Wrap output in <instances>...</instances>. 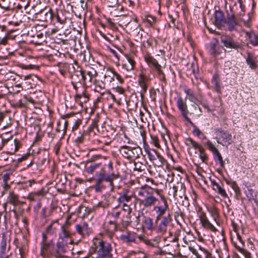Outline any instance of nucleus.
<instances>
[{
    "label": "nucleus",
    "mask_w": 258,
    "mask_h": 258,
    "mask_svg": "<svg viewBox=\"0 0 258 258\" xmlns=\"http://www.w3.org/2000/svg\"><path fill=\"white\" fill-rule=\"evenodd\" d=\"M119 151L124 158L127 159L138 158L142 152L141 149L139 147H130L125 145L121 146Z\"/></svg>",
    "instance_id": "39448f33"
},
{
    "label": "nucleus",
    "mask_w": 258,
    "mask_h": 258,
    "mask_svg": "<svg viewBox=\"0 0 258 258\" xmlns=\"http://www.w3.org/2000/svg\"><path fill=\"white\" fill-rule=\"evenodd\" d=\"M115 71L110 69H107L104 75V78L107 81L111 82L114 80Z\"/></svg>",
    "instance_id": "f704fd0d"
},
{
    "label": "nucleus",
    "mask_w": 258,
    "mask_h": 258,
    "mask_svg": "<svg viewBox=\"0 0 258 258\" xmlns=\"http://www.w3.org/2000/svg\"><path fill=\"white\" fill-rule=\"evenodd\" d=\"M246 62L249 68L252 70H255L257 67L256 57L252 53L249 52L247 53Z\"/></svg>",
    "instance_id": "aec40b11"
},
{
    "label": "nucleus",
    "mask_w": 258,
    "mask_h": 258,
    "mask_svg": "<svg viewBox=\"0 0 258 258\" xmlns=\"http://www.w3.org/2000/svg\"><path fill=\"white\" fill-rule=\"evenodd\" d=\"M193 127L194 129L192 131V133L194 135L202 140L206 139V136L205 135V134L202 132L201 131L196 125H194Z\"/></svg>",
    "instance_id": "c9c22d12"
},
{
    "label": "nucleus",
    "mask_w": 258,
    "mask_h": 258,
    "mask_svg": "<svg viewBox=\"0 0 258 258\" xmlns=\"http://www.w3.org/2000/svg\"><path fill=\"white\" fill-rule=\"evenodd\" d=\"M114 77L116 78V79H117V80L120 83H122L123 82V79L121 78V77L118 74H117V73H116L115 72V74H114Z\"/></svg>",
    "instance_id": "e2e57ef3"
},
{
    "label": "nucleus",
    "mask_w": 258,
    "mask_h": 258,
    "mask_svg": "<svg viewBox=\"0 0 258 258\" xmlns=\"http://www.w3.org/2000/svg\"><path fill=\"white\" fill-rule=\"evenodd\" d=\"M132 198V196L128 195L127 192H125L120 195L117 199V202L118 203V207L130 205L129 203H131Z\"/></svg>",
    "instance_id": "4be33fe9"
},
{
    "label": "nucleus",
    "mask_w": 258,
    "mask_h": 258,
    "mask_svg": "<svg viewBox=\"0 0 258 258\" xmlns=\"http://www.w3.org/2000/svg\"><path fill=\"white\" fill-rule=\"evenodd\" d=\"M45 194L42 190H39L37 192L30 193L28 199L31 201H36L39 199L40 197H43Z\"/></svg>",
    "instance_id": "cd10ccee"
},
{
    "label": "nucleus",
    "mask_w": 258,
    "mask_h": 258,
    "mask_svg": "<svg viewBox=\"0 0 258 258\" xmlns=\"http://www.w3.org/2000/svg\"><path fill=\"white\" fill-rule=\"evenodd\" d=\"M14 146H15V149L14 153H15L16 152H17L18 150V149L20 146L19 142L18 141H17L16 139H15L14 140Z\"/></svg>",
    "instance_id": "bf43d9fd"
},
{
    "label": "nucleus",
    "mask_w": 258,
    "mask_h": 258,
    "mask_svg": "<svg viewBox=\"0 0 258 258\" xmlns=\"http://www.w3.org/2000/svg\"><path fill=\"white\" fill-rule=\"evenodd\" d=\"M125 57L126 61L123 64V67L128 71L133 70L135 64L134 55L125 54Z\"/></svg>",
    "instance_id": "a211bd4d"
},
{
    "label": "nucleus",
    "mask_w": 258,
    "mask_h": 258,
    "mask_svg": "<svg viewBox=\"0 0 258 258\" xmlns=\"http://www.w3.org/2000/svg\"><path fill=\"white\" fill-rule=\"evenodd\" d=\"M200 152V158L203 162H206L208 160V156L205 152V150L201 147V150L198 149Z\"/></svg>",
    "instance_id": "de8ad7c7"
},
{
    "label": "nucleus",
    "mask_w": 258,
    "mask_h": 258,
    "mask_svg": "<svg viewBox=\"0 0 258 258\" xmlns=\"http://www.w3.org/2000/svg\"><path fill=\"white\" fill-rule=\"evenodd\" d=\"M111 244L103 240H99L96 243L95 258H112Z\"/></svg>",
    "instance_id": "7ed1b4c3"
},
{
    "label": "nucleus",
    "mask_w": 258,
    "mask_h": 258,
    "mask_svg": "<svg viewBox=\"0 0 258 258\" xmlns=\"http://www.w3.org/2000/svg\"><path fill=\"white\" fill-rule=\"evenodd\" d=\"M127 118L128 119L129 121L132 123L135 122V123H137V119L136 118H135L133 116V114H130V115H127Z\"/></svg>",
    "instance_id": "4d7b16f0"
},
{
    "label": "nucleus",
    "mask_w": 258,
    "mask_h": 258,
    "mask_svg": "<svg viewBox=\"0 0 258 258\" xmlns=\"http://www.w3.org/2000/svg\"><path fill=\"white\" fill-rule=\"evenodd\" d=\"M183 117L184 118V119L187 121L193 127L194 125H195V124L191 121V120L189 118H188L187 115H186V114H183Z\"/></svg>",
    "instance_id": "774afa93"
},
{
    "label": "nucleus",
    "mask_w": 258,
    "mask_h": 258,
    "mask_svg": "<svg viewBox=\"0 0 258 258\" xmlns=\"http://www.w3.org/2000/svg\"><path fill=\"white\" fill-rule=\"evenodd\" d=\"M69 243L58 240L56 242V248L54 252V256L56 258H64V254L67 252L68 249H70L69 246Z\"/></svg>",
    "instance_id": "9d476101"
},
{
    "label": "nucleus",
    "mask_w": 258,
    "mask_h": 258,
    "mask_svg": "<svg viewBox=\"0 0 258 258\" xmlns=\"http://www.w3.org/2000/svg\"><path fill=\"white\" fill-rule=\"evenodd\" d=\"M226 183L229 185H230V186L234 190L236 194H240V189L236 181L226 180Z\"/></svg>",
    "instance_id": "58836bf2"
},
{
    "label": "nucleus",
    "mask_w": 258,
    "mask_h": 258,
    "mask_svg": "<svg viewBox=\"0 0 258 258\" xmlns=\"http://www.w3.org/2000/svg\"><path fill=\"white\" fill-rule=\"evenodd\" d=\"M88 135L87 132L83 131L82 133H80V136L78 137L75 139V142L77 144H82L84 142L86 136Z\"/></svg>",
    "instance_id": "37998d69"
},
{
    "label": "nucleus",
    "mask_w": 258,
    "mask_h": 258,
    "mask_svg": "<svg viewBox=\"0 0 258 258\" xmlns=\"http://www.w3.org/2000/svg\"><path fill=\"white\" fill-rule=\"evenodd\" d=\"M99 118V114H96L95 115L94 118L93 119L92 123L91 124V126L92 127H96L97 126V124L98 122Z\"/></svg>",
    "instance_id": "5fc2aeb1"
},
{
    "label": "nucleus",
    "mask_w": 258,
    "mask_h": 258,
    "mask_svg": "<svg viewBox=\"0 0 258 258\" xmlns=\"http://www.w3.org/2000/svg\"><path fill=\"white\" fill-rule=\"evenodd\" d=\"M81 122H82V121H81V119H78V120L76 121V122H75V123L74 125L73 126V130H76V129H77V128H78V127H79V125H80V124L81 123Z\"/></svg>",
    "instance_id": "69168bd1"
},
{
    "label": "nucleus",
    "mask_w": 258,
    "mask_h": 258,
    "mask_svg": "<svg viewBox=\"0 0 258 258\" xmlns=\"http://www.w3.org/2000/svg\"><path fill=\"white\" fill-rule=\"evenodd\" d=\"M151 144H153L157 148H160V145L158 138L156 136L150 135Z\"/></svg>",
    "instance_id": "49530a36"
},
{
    "label": "nucleus",
    "mask_w": 258,
    "mask_h": 258,
    "mask_svg": "<svg viewBox=\"0 0 258 258\" xmlns=\"http://www.w3.org/2000/svg\"><path fill=\"white\" fill-rule=\"evenodd\" d=\"M240 5V12L237 14L239 17L243 16L245 15V6L243 4L242 0H238Z\"/></svg>",
    "instance_id": "603ef678"
},
{
    "label": "nucleus",
    "mask_w": 258,
    "mask_h": 258,
    "mask_svg": "<svg viewBox=\"0 0 258 258\" xmlns=\"http://www.w3.org/2000/svg\"><path fill=\"white\" fill-rule=\"evenodd\" d=\"M226 21L225 19L224 15L222 11H216L215 13V25L217 27H221L226 23Z\"/></svg>",
    "instance_id": "f3484780"
},
{
    "label": "nucleus",
    "mask_w": 258,
    "mask_h": 258,
    "mask_svg": "<svg viewBox=\"0 0 258 258\" xmlns=\"http://www.w3.org/2000/svg\"><path fill=\"white\" fill-rule=\"evenodd\" d=\"M142 222L147 229L149 230H155V227L154 226L153 220L151 217L144 216Z\"/></svg>",
    "instance_id": "b1692460"
},
{
    "label": "nucleus",
    "mask_w": 258,
    "mask_h": 258,
    "mask_svg": "<svg viewBox=\"0 0 258 258\" xmlns=\"http://www.w3.org/2000/svg\"><path fill=\"white\" fill-rule=\"evenodd\" d=\"M74 234V233L71 230V223L68 219L61 227V231L59 233L58 240L66 242L72 245L74 244V240L71 236Z\"/></svg>",
    "instance_id": "423d86ee"
},
{
    "label": "nucleus",
    "mask_w": 258,
    "mask_h": 258,
    "mask_svg": "<svg viewBox=\"0 0 258 258\" xmlns=\"http://www.w3.org/2000/svg\"><path fill=\"white\" fill-rule=\"evenodd\" d=\"M165 162V159L164 158L160 155H158L157 158H156L153 161V163L155 166L157 167H161Z\"/></svg>",
    "instance_id": "e433bc0d"
},
{
    "label": "nucleus",
    "mask_w": 258,
    "mask_h": 258,
    "mask_svg": "<svg viewBox=\"0 0 258 258\" xmlns=\"http://www.w3.org/2000/svg\"><path fill=\"white\" fill-rule=\"evenodd\" d=\"M10 236L7 234H3L1 242V248H8V246L10 245Z\"/></svg>",
    "instance_id": "c85d7f7f"
},
{
    "label": "nucleus",
    "mask_w": 258,
    "mask_h": 258,
    "mask_svg": "<svg viewBox=\"0 0 258 258\" xmlns=\"http://www.w3.org/2000/svg\"><path fill=\"white\" fill-rule=\"evenodd\" d=\"M116 92L118 93L119 94H123L125 90L121 87L117 86L114 89Z\"/></svg>",
    "instance_id": "13d9d810"
},
{
    "label": "nucleus",
    "mask_w": 258,
    "mask_h": 258,
    "mask_svg": "<svg viewBox=\"0 0 258 258\" xmlns=\"http://www.w3.org/2000/svg\"><path fill=\"white\" fill-rule=\"evenodd\" d=\"M216 139L218 144L223 146H228L232 142V137L231 134L221 128L217 127L214 128Z\"/></svg>",
    "instance_id": "20e7f679"
},
{
    "label": "nucleus",
    "mask_w": 258,
    "mask_h": 258,
    "mask_svg": "<svg viewBox=\"0 0 258 258\" xmlns=\"http://www.w3.org/2000/svg\"><path fill=\"white\" fill-rule=\"evenodd\" d=\"M211 182L213 190L217 192L219 195L224 198H226L228 197L226 190L221 184L216 182V181L214 180L211 179Z\"/></svg>",
    "instance_id": "6ab92c4d"
},
{
    "label": "nucleus",
    "mask_w": 258,
    "mask_h": 258,
    "mask_svg": "<svg viewBox=\"0 0 258 258\" xmlns=\"http://www.w3.org/2000/svg\"><path fill=\"white\" fill-rule=\"evenodd\" d=\"M10 245H9L8 246V248H1L0 257H5L6 256H10L9 254H7V253L10 250Z\"/></svg>",
    "instance_id": "3c124183"
},
{
    "label": "nucleus",
    "mask_w": 258,
    "mask_h": 258,
    "mask_svg": "<svg viewBox=\"0 0 258 258\" xmlns=\"http://www.w3.org/2000/svg\"><path fill=\"white\" fill-rule=\"evenodd\" d=\"M208 212L210 213L214 220L217 223L219 218L218 209L215 207H211L208 208Z\"/></svg>",
    "instance_id": "473e14b6"
},
{
    "label": "nucleus",
    "mask_w": 258,
    "mask_h": 258,
    "mask_svg": "<svg viewBox=\"0 0 258 258\" xmlns=\"http://www.w3.org/2000/svg\"><path fill=\"white\" fill-rule=\"evenodd\" d=\"M177 104L180 111L184 112L187 110L186 103L181 97L178 98Z\"/></svg>",
    "instance_id": "72a5a7b5"
},
{
    "label": "nucleus",
    "mask_w": 258,
    "mask_h": 258,
    "mask_svg": "<svg viewBox=\"0 0 258 258\" xmlns=\"http://www.w3.org/2000/svg\"><path fill=\"white\" fill-rule=\"evenodd\" d=\"M162 190L158 188H153L145 185L138 190L139 199L140 204L145 208L154 206L153 211L155 213V223H157L162 217L166 216L169 210V204L167 198L162 194Z\"/></svg>",
    "instance_id": "f257e3e1"
},
{
    "label": "nucleus",
    "mask_w": 258,
    "mask_h": 258,
    "mask_svg": "<svg viewBox=\"0 0 258 258\" xmlns=\"http://www.w3.org/2000/svg\"><path fill=\"white\" fill-rule=\"evenodd\" d=\"M134 233H128L121 236V239L126 242H136V238L138 237Z\"/></svg>",
    "instance_id": "bb28decb"
},
{
    "label": "nucleus",
    "mask_w": 258,
    "mask_h": 258,
    "mask_svg": "<svg viewBox=\"0 0 258 258\" xmlns=\"http://www.w3.org/2000/svg\"><path fill=\"white\" fill-rule=\"evenodd\" d=\"M246 36L248 37L251 44L254 46L258 44L257 36L253 32H246Z\"/></svg>",
    "instance_id": "2f4dec72"
},
{
    "label": "nucleus",
    "mask_w": 258,
    "mask_h": 258,
    "mask_svg": "<svg viewBox=\"0 0 258 258\" xmlns=\"http://www.w3.org/2000/svg\"><path fill=\"white\" fill-rule=\"evenodd\" d=\"M227 24L229 31H232L236 30V28L238 25V22L235 19L234 14L228 16Z\"/></svg>",
    "instance_id": "412c9836"
},
{
    "label": "nucleus",
    "mask_w": 258,
    "mask_h": 258,
    "mask_svg": "<svg viewBox=\"0 0 258 258\" xmlns=\"http://www.w3.org/2000/svg\"><path fill=\"white\" fill-rule=\"evenodd\" d=\"M145 150L148 156L149 159L152 161H153L156 158H157L159 154L155 150L150 149L148 147L145 148Z\"/></svg>",
    "instance_id": "c756f323"
},
{
    "label": "nucleus",
    "mask_w": 258,
    "mask_h": 258,
    "mask_svg": "<svg viewBox=\"0 0 258 258\" xmlns=\"http://www.w3.org/2000/svg\"><path fill=\"white\" fill-rule=\"evenodd\" d=\"M53 243L52 240H48L46 234L43 233L42 235V240L40 242V254L43 258H46L48 253L49 250Z\"/></svg>",
    "instance_id": "1a4fd4ad"
},
{
    "label": "nucleus",
    "mask_w": 258,
    "mask_h": 258,
    "mask_svg": "<svg viewBox=\"0 0 258 258\" xmlns=\"http://www.w3.org/2000/svg\"><path fill=\"white\" fill-rule=\"evenodd\" d=\"M11 117L6 115V114H0V123L4 121L5 119H8L9 121H5V126H10L12 124V122L11 121Z\"/></svg>",
    "instance_id": "a18cd8bd"
},
{
    "label": "nucleus",
    "mask_w": 258,
    "mask_h": 258,
    "mask_svg": "<svg viewBox=\"0 0 258 258\" xmlns=\"http://www.w3.org/2000/svg\"><path fill=\"white\" fill-rule=\"evenodd\" d=\"M120 212L117 211V212H113L111 213V215L114 217V218H119L120 215Z\"/></svg>",
    "instance_id": "0e129e2a"
},
{
    "label": "nucleus",
    "mask_w": 258,
    "mask_h": 258,
    "mask_svg": "<svg viewBox=\"0 0 258 258\" xmlns=\"http://www.w3.org/2000/svg\"><path fill=\"white\" fill-rule=\"evenodd\" d=\"M7 202L14 206L21 204V203L19 200L18 196L13 191H9V195L7 198Z\"/></svg>",
    "instance_id": "5701e85b"
},
{
    "label": "nucleus",
    "mask_w": 258,
    "mask_h": 258,
    "mask_svg": "<svg viewBox=\"0 0 258 258\" xmlns=\"http://www.w3.org/2000/svg\"><path fill=\"white\" fill-rule=\"evenodd\" d=\"M221 42L227 48L237 49L240 47L238 43L234 41L231 37L223 36L221 37Z\"/></svg>",
    "instance_id": "4468645a"
},
{
    "label": "nucleus",
    "mask_w": 258,
    "mask_h": 258,
    "mask_svg": "<svg viewBox=\"0 0 258 258\" xmlns=\"http://www.w3.org/2000/svg\"><path fill=\"white\" fill-rule=\"evenodd\" d=\"M185 187L181 183L173 185L172 187L170 188L169 191V195H172L175 199H177L178 198H182L185 196Z\"/></svg>",
    "instance_id": "9b49d317"
},
{
    "label": "nucleus",
    "mask_w": 258,
    "mask_h": 258,
    "mask_svg": "<svg viewBox=\"0 0 258 258\" xmlns=\"http://www.w3.org/2000/svg\"><path fill=\"white\" fill-rule=\"evenodd\" d=\"M184 91L188 98V99L191 101H192L196 103L197 101V98L195 96L194 92L192 91L189 89H186L184 90Z\"/></svg>",
    "instance_id": "79ce46f5"
},
{
    "label": "nucleus",
    "mask_w": 258,
    "mask_h": 258,
    "mask_svg": "<svg viewBox=\"0 0 258 258\" xmlns=\"http://www.w3.org/2000/svg\"><path fill=\"white\" fill-rule=\"evenodd\" d=\"M205 145L207 146L209 150L212 152L214 160L215 162L218 163L221 168H224L225 167V162L218 149L216 148L213 144L209 140L206 142Z\"/></svg>",
    "instance_id": "6e6552de"
},
{
    "label": "nucleus",
    "mask_w": 258,
    "mask_h": 258,
    "mask_svg": "<svg viewBox=\"0 0 258 258\" xmlns=\"http://www.w3.org/2000/svg\"><path fill=\"white\" fill-rule=\"evenodd\" d=\"M139 84L141 87L142 90L141 91V94L144 93L146 92L147 89V85L145 82L144 78L141 77L139 81Z\"/></svg>",
    "instance_id": "c03bdc74"
},
{
    "label": "nucleus",
    "mask_w": 258,
    "mask_h": 258,
    "mask_svg": "<svg viewBox=\"0 0 258 258\" xmlns=\"http://www.w3.org/2000/svg\"><path fill=\"white\" fill-rule=\"evenodd\" d=\"M234 245L238 251L244 255L245 258H252L251 253L246 249L241 248L240 246L237 245L236 243H234Z\"/></svg>",
    "instance_id": "4c0bfd02"
},
{
    "label": "nucleus",
    "mask_w": 258,
    "mask_h": 258,
    "mask_svg": "<svg viewBox=\"0 0 258 258\" xmlns=\"http://www.w3.org/2000/svg\"><path fill=\"white\" fill-rule=\"evenodd\" d=\"M199 218L200 220V223L205 229L210 230L213 232H216L217 231V229L210 222L205 212L203 211L200 212Z\"/></svg>",
    "instance_id": "f8f14e48"
},
{
    "label": "nucleus",
    "mask_w": 258,
    "mask_h": 258,
    "mask_svg": "<svg viewBox=\"0 0 258 258\" xmlns=\"http://www.w3.org/2000/svg\"><path fill=\"white\" fill-rule=\"evenodd\" d=\"M106 160V162L103 164L101 162L93 163L86 168V172L89 174H92L97 169L102 166L100 170L96 173V189L97 190L103 181L108 182L110 185L113 184V181L118 177V175L115 174L113 171V163L110 160H108L107 157H103Z\"/></svg>",
    "instance_id": "f03ea898"
},
{
    "label": "nucleus",
    "mask_w": 258,
    "mask_h": 258,
    "mask_svg": "<svg viewBox=\"0 0 258 258\" xmlns=\"http://www.w3.org/2000/svg\"><path fill=\"white\" fill-rule=\"evenodd\" d=\"M110 204V202L109 200L108 199H105L102 200L101 202H99L97 206L98 207H102L103 208H106L108 207Z\"/></svg>",
    "instance_id": "09e8293b"
},
{
    "label": "nucleus",
    "mask_w": 258,
    "mask_h": 258,
    "mask_svg": "<svg viewBox=\"0 0 258 258\" xmlns=\"http://www.w3.org/2000/svg\"><path fill=\"white\" fill-rule=\"evenodd\" d=\"M189 250L196 256V258H201V255L199 254L197 250L191 245L188 246Z\"/></svg>",
    "instance_id": "864d4df0"
},
{
    "label": "nucleus",
    "mask_w": 258,
    "mask_h": 258,
    "mask_svg": "<svg viewBox=\"0 0 258 258\" xmlns=\"http://www.w3.org/2000/svg\"><path fill=\"white\" fill-rule=\"evenodd\" d=\"M212 83L216 87V91L219 92L220 91V84L218 76L217 75H214L212 80Z\"/></svg>",
    "instance_id": "8fccbe9b"
},
{
    "label": "nucleus",
    "mask_w": 258,
    "mask_h": 258,
    "mask_svg": "<svg viewBox=\"0 0 258 258\" xmlns=\"http://www.w3.org/2000/svg\"><path fill=\"white\" fill-rule=\"evenodd\" d=\"M61 146V143L60 142H58L54 146V150L56 154H58L59 151L60 147Z\"/></svg>",
    "instance_id": "680f3d73"
},
{
    "label": "nucleus",
    "mask_w": 258,
    "mask_h": 258,
    "mask_svg": "<svg viewBox=\"0 0 258 258\" xmlns=\"http://www.w3.org/2000/svg\"><path fill=\"white\" fill-rule=\"evenodd\" d=\"M145 60L149 65L153 66L159 75H162L164 78L163 73L161 69V67L155 59L152 56H149L145 57Z\"/></svg>",
    "instance_id": "dca6fc26"
},
{
    "label": "nucleus",
    "mask_w": 258,
    "mask_h": 258,
    "mask_svg": "<svg viewBox=\"0 0 258 258\" xmlns=\"http://www.w3.org/2000/svg\"><path fill=\"white\" fill-rule=\"evenodd\" d=\"M157 222L155 230L157 233L161 234H165L167 231V228L172 221V216L170 213L164 217H162Z\"/></svg>",
    "instance_id": "0eeeda50"
},
{
    "label": "nucleus",
    "mask_w": 258,
    "mask_h": 258,
    "mask_svg": "<svg viewBox=\"0 0 258 258\" xmlns=\"http://www.w3.org/2000/svg\"><path fill=\"white\" fill-rule=\"evenodd\" d=\"M75 230L82 238L88 236L92 232L91 229L86 222L76 224L75 225Z\"/></svg>",
    "instance_id": "ddd939ff"
},
{
    "label": "nucleus",
    "mask_w": 258,
    "mask_h": 258,
    "mask_svg": "<svg viewBox=\"0 0 258 258\" xmlns=\"http://www.w3.org/2000/svg\"><path fill=\"white\" fill-rule=\"evenodd\" d=\"M221 48L218 45L217 40H215L210 44V53L214 56H216L220 53Z\"/></svg>",
    "instance_id": "a878e982"
},
{
    "label": "nucleus",
    "mask_w": 258,
    "mask_h": 258,
    "mask_svg": "<svg viewBox=\"0 0 258 258\" xmlns=\"http://www.w3.org/2000/svg\"><path fill=\"white\" fill-rule=\"evenodd\" d=\"M146 20L151 25H152L155 22L154 18L150 16H147L146 17Z\"/></svg>",
    "instance_id": "6e6d98bb"
},
{
    "label": "nucleus",
    "mask_w": 258,
    "mask_h": 258,
    "mask_svg": "<svg viewBox=\"0 0 258 258\" xmlns=\"http://www.w3.org/2000/svg\"><path fill=\"white\" fill-rule=\"evenodd\" d=\"M135 170H138L139 171H142L144 170V166H139L138 163H135Z\"/></svg>",
    "instance_id": "052dcab7"
},
{
    "label": "nucleus",
    "mask_w": 258,
    "mask_h": 258,
    "mask_svg": "<svg viewBox=\"0 0 258 258\" xmlns=\"http://www.w3.org/2000/svg\"><path fill=\"white\" fill-rule=\"evenodd\" d=\"M185 144L187 146L194 148L196 149L201 150L202 146L190 138H188L185 140Z\"/></svg>",
    "instance_id": "7c9ffc66"
},
{
    "label": "nucleus",
    "mask_w": 258,
    "mask_h": 258,
    "mask_svg": "<svg viewBox=\"0 0 258 258\" xmlns=\"http://www.w3.org/2000/svg\"><path fill=\"white\" fill-rule=\"evenodd\" d=\"M120 207H121V209L123 211H124L125 213V217L127 219H128L130 218L131 217V214L132 212V208L130 207V205H126L123 206H120Z\"/></svg>",
    "instance_id": "ea45409f"
},
{
    "label": "nucleus",
    "mask_w": 258,
    "mask_h": 258,
    "mask_svg": "<svg viewBox=\"0 0 258 258\" xmlns=\"http://www.w3.org/2000/svg\"><path fill=\"white\" fill-rule=\"evenodd\" d=\"M58 222V219L55 220L53 221L46 228V231L47 233L49 234H53L54 232L56 231L57 229V227L54 226L55 223H57Z\"/></svg>",
    "instance_id": "a19ab883"
},
{
    "label": "nucleus",
    "mask_w": 258,
    "mask_h": 258,
    "mask_svg": "<svg viewBox=\"0 0 258 258\" xmlns=\"http://www.w3.org/2000/svg\"><path fill=\"white\" fill-rule=\"evenodd\" d=\"M138 237L141 241L144 242L148 246L152 248H159V245L160 241L159 238L155 237L152 239H148L142 235H138Z\"/></svg>",
    "instance_id": "2eb2a0df"
},
{
    "label": "nucleus",
    "mask_w": 258,
    "mask_h": 258,
    "mask_svg": "<svg viewBox=\"0 0 258 258\" xmlns=\"http://www.w3.org/2000/svg\"><path fill=\"white\" fill-rule=\"evenodd\" d=\"M106 230L109 238H111L114 232L117 230L116 224L114 222L109 221Z\"/></svg>",
    "instance_id": "393cba45"
},
{
    "label": "nucleus",
    "mask_w": 258,
    "mask_h": 258,
    "mask_svg": "<svg viewBox=\"0 0 258 258\" xmlns=\"http://www.w3.org/2000/svg\"><path fill=\"white\" fill-rule=\"evenodd\" d=\"M154 253L155 254H158V255H164L166 254V252L165 251L162 250L161 249L159 248V249L157 250L154 252Z\"/></svg>",
    "instance_id": "338daca9"
}]
</instances>
